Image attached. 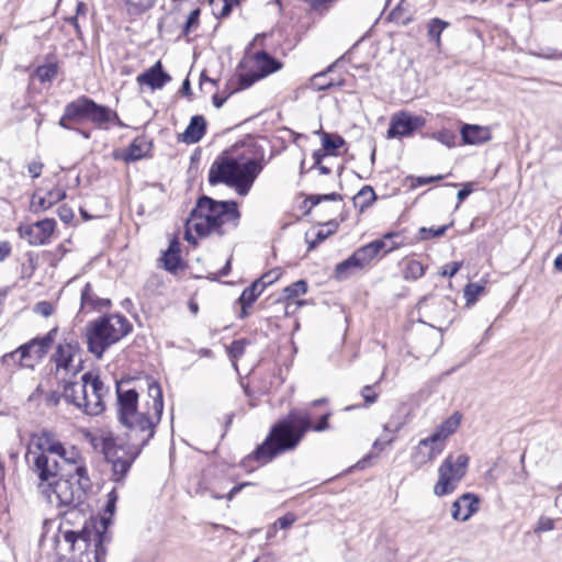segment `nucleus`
<instances>
[{"label":"nucleus","instance_id":"obj_15","mask_svg":"<svg viewBox=\"0 0 562 562\" xmlns=\"http://www.w3.org/2000/svg\"><path fill=\"white\" fill-rule=\"evenodd\" d=\"M56 222L53 218H45L37 221L32 225L20 226L19 232L21 237L26 239L30 245L38 246L44 245L48 241L49 237L54 233Z\"/></svg>","mask_w":562,"mask_h":562},{"label":"nucleus","instance_id":"obj_53","mask_svg":"<svg viewBox=\"0 0 562 562\" xmlns=\"http://www.w3.org/2000/svg\"><path fill=\"white\" fill-rule=\"evenodd\" d=\"M117 501V495L114 490H112L108 495V502L105 505V512L109 514H113L115 510V503Z\"/></svg>","mask_w":562,"mask_h":562},{"label":"nucleus","instance_id":"obj_49","mask_svg":"<svg viewBox=\"0 0 562 562\" xmlns=\"http://www.w3.org/2000/svg\"><path fill=\"white\" fill-rule=\"evenodd\" d=\"M34 311L44 316V317H48L53 314L54 312V308H53V305L47 302V301H42V302H38L36 305H35V308Z\"/></svg>","mask_w":562,"mask_h":562},{"label":"nucleus","instance_id":"obj_2","mask_svg":"<svg viewBox=\"0 0 562 562\" xmlns=\"http://www.w3.org/2000/svg\"><path fill=\"white\" fill-rule=\"evenodd\" d=\"M91 487V481L85 465H76L74 473H68L67 479L54 480L50 484L41 491L47 502L57 507H68L66 512V521L81 515L83 527L81 530H61L64 542L72 551V562H102L105 557L104 542L108 541L105 535V524L102 519L103 530L88 522L90 515L86 513L88 505L86 496Z\"/></svg>","mask_w":562,"mask_h":562},{"label":"nucleus","instance_id":"obj_25","mask_svg":"<svg viewBox=\"0 0 562 562\" xmlns=\"http://www.w3.org/2000/svg\"><path fill=\"white\" fill-rule=\"evenodd\" d=\"M263 290L265 289L262 288V285L259 282L255 281L251 283V285H249L241 292L238 299V302L241 306L239 318L244 319L249 315L248 308L259 297Z\"/></svg>","mask_w":562,"mask_h":562},{"label":"nucleus","instance_id":"obj_52","mask_svg":"<svg viewBox=\"0 0 562 562\" xmlns=\"http://www.w3.org/2000/svg\"><path fill=\"white\" fill-rule=\"evenodd\" d=\"M448 229V225H443L437 228H422V232L427 234L426 237H440Z\"/></svg>","mask_w":562,"mask_h":562},{"label":"nucleus","instance_id":"obj_19","mask_svg":"<svg viewBox=\"0 0 562 562\" xmlns=\"http://www.w3.org/2000/svg\"><path fill=\"white\" fill-rule=\"evenodd\" d=\"M65 196L66 193L60 188L50 189L45 193H43L41 190H37L31 198L30 210L33 213L47 211L59 201H61Z\"/></svg>","mask_w":562,"mask_h":562},{"label":"nucleus","instance_id":"obj_3","mask_svg":"<svg viewBox=\"0 0 562 562\" xmlns=\"http://www.w3.org/2000/svg\"><path fill=\"white\" fill-rule=\"evenodd\" d=\"M330 414L323 415L313 425L311 414L303 409H292L289 414L272 426L265 441L251 453L243 459V465L250 462L265 465L279 454L294 450L308 430L324 431L329 428Z\"/></svg>","mask_w":562,"mask_h":562},{"label":"nucleus","instance_id":"obj_46","mask_svg":"<svg viewBox=\"0 0 562 562\" xmlns=\"http://www.w3.org/2000/svg\"><path fill=\"white\" fill-rule=\"evenodd\" d=\"M200 10L195 9L190 12L187 22L183 26V33L187 35L191 31L192 27H195L199 24Z\"/></svg>","mask_w":562,"mask_h":562},{"label":"nucleus","instance_id":"obj_13","mask_svg":"<svg viewBox=\"0 0 562 562\" xmlns=\"http://www.w3.org/2000/svg\"><path fill=\"white\" fill-rule=\"evenodd\" d=\"M86 379L88 396L79 404V409L87 415L98 416L105 409L104 398L109 395V387L92 372H86Z\"/></svg>","mask_w":562,"mask_h":562},{"label":"nucleus","instance_id":"obj_62","mask_svg":"<svg viewBox=\"0 0 562 562\" xmlns=\"http://www.w3.org/2000/svg\"><path fill=\"white\" fill-rule=\"evenodd\" d=\"M326 154L322 153V150H316L313 153V159H314V166H319L322 162V159L324 158Z\"/></svg>","mask_w":562,"mask_h":562},{"label":"nucleus","instance_id":"obj_18","mask_svg":"<svg viewBox=\"0 0 562 562\" xmlns=\"http://www.w3.org/2000/svg\"><path fill=\"white\" fill-rule=\"evenodd\" d=\"M480 499L475 494L464 493L451 506V516L454 520L467 521L479 510Z\"/></svg>","mask_w":562,"mask_h":562},{"label":"nucleus","instance_id":"obj_7","mask_svg":"<svg viewBox=\"0 0 562 562\" xmlns=\"http://www.w3.org/2000/svg\"><path fill=\"white\" fill-rule=\"evenodd\" d=\"M468 463L469 457L465 454L447 456L438 468V480L434 485V494L437 497L452 494L464 477Z\"/></svg>","mask_w":562,"mask_h":562},{"label":"nucleus","instance_id":"obj_64","mask_svg":"<svg viewBox=\"0 0 562 562\" xmlns=\"http://www.w3.org/2000/svg\"><path fill=\"white\" fill-rule=\"evenodd\" d=\"M553 266L555 270L562 272V252L555 257Z\"/></svg>","mask_w":562,"mask_h":562},{"label":"nucleus","instance_id":"obj_61","mask_svg":"<svg viewBox=\"0 0 562 562\" xmlns=\"http://www.w3.org/2000/svg\"><path fill=\"white\" fill-rule=\"evenodd\" d=\"M67 121H74V117H66V109H65L64 110V114H63V116L60 117V120L58 122L59 126L63 127V128L69 130L70 127L67 124Z\"/></svg>","mask_w":562,"mask_h":562},{"label":"nucleus","instance_id":"obj_12","mask_svg":"<svg viewBox=\"0 0 562 562\" xmlns=\"http://www.w3.org/2000/svg\"><path fill=\"white\" fill-rule=\"evenodd\" d=\"M29 447L38 450L44 456L59 457L66 463H72L75 467L80 465L78 460L80 459L79 452L75 448L69 450L58 440L54 438L50 432L43 431L38 436H34Z\"/></svg>","mask_w":562,"mask_h":562},{"label":"nucleus","instance_id":"obj_47","mask_svg":"<svg viewBox=\"0 0 562 562\" xmlns=\"http://www.w3.org/2000/svg\"><path fill=\"white\" fill-rule=\"evenodd\" d=\"M296 520V517L292 513H288L284 516L280 517L276 522L274 527H279L281 529H286L291 527Z\"/></svg>","mask_w":562,"mask_h":562},{"label":"nucleus","instance_id":"obj_22","mask_svg":"<svg viewBox=\"0 0 562 562\" xmlns=\"http://www.w3.org/2000/svg\"><path fill=\"white\" fill-rule=\"evenodd\" d=\"M397 237H398L397 233H387L381 239H375V240L360 247L358 250H356V254H357L358 258L360 259V261H362V263L364 266H367L368 263H370V261L372 259H374L382 251L383 248H386V239L397 238Z\"/></svg>","mask_w":562,"mask_h":562},{"label":"nucleus","instance_id":"obj_26","mask_svg":"<svg viewBox=\"0 0 562 562\" xmlns=\"http://www.w3.org/2000/svg\"><path fill=\"white\" fill-rule=\"evenodd\" d=\"M91 99L88 97H79L66 105V117H74V121H88V113Z\"/></svg>","mask_w":562,"mask_h":562},{"label":"nucleus","instance_id":"obj_24","mask_svg":"<svg viewBox=\"0 0 562 562\" xmlns=\"http://www.w3.org/2000/svg\"><path fill=\"white\" fill-rule=\"evenodd\" d=\"M464 144L479 145L491 139V131L486 126L465 124L461 128Z\"/></svg>","mask_w":562,"mask_h":562},{"label":"nucleus","instance_id":"obj_8","mask_svg":"<svg viewBox=\"0 0 562 562\" xmlns=\"http://www.w3.org/2000/svg\"><path fill=\"white\" fill-rule=\"evenodd\" d=\"M282 64L268 53L260 50L247 57L239 72V88L247 89L258 80L280 70Z\"/></svg>","mask_w":562,"mask_h":562},{"label":"nucleus","instance_id":"obj_45","mask_svg":"<svg viewBox=\"0 0 562 562\" xmlns=\"http://www.w3.org/2000/svg\"><path fill=\"white\" fill-rule=\"evenodd\" d=\"M280 276L281 273L279 270H271L261 276V278L256 281L259 282L263 289H266L267 285L274 283L280 278Z\"/></svg>","mask_w":562,"mask_h":562},{"label":"nucleus","instance_id":"obj_20","mask_svg":"<svg viewBox=\"0 0 562 562\" xmlns=\"http://www.w3.org/2000/svg\"><path fill=\"white\" fill-rule=\"evenodd\" d=\"M170 80L171 77L162 69L160 60L136 78L138 85L147 86L151 90L162 89Z\"/></svg>","mask_w":562,"mask_h":562},{"label":"nucleus","instance_id":"obj_40","mask_svg":"<svg viewBox=\"0 0 562 562\" xmlns=\"http://www.w3.org/2000/svg\"><path fill=\"white\" fill-rule=\"evenodd\" d=\"M35 72L42 82L50 81L57 75V67L53 64L43 65L37 67Z\"/></svg>","mask_w":562,"mask_h":562},{"label":"nucleus","instance_id":"obj_27","mask_svg":"<svg viewBox=\"0 0 562 562\" xmlns=\"http://www.w3.org/2000/svg\"><path fill=\"white\" fill-rule=\"evenodd\" d=\"M462 419V414L460 412H454L450 417L443 420L434 431L432 436L437 438L436 440H440L446 443V440L449 436L454 434L460 426Z\"/></svg>","mask_w":562,"mask_h":562},{"label":"nucleus","instance_id":"obj_17","mask_svg":"<svg viewBox=\"0 0 562 562\" xmlns=\"http://www.w3.org/2000/svg\"><path fill=\"white\" fill-rule=\"evenodd\" d=\"M435 439L436 438L430 435L429 437L424 438L418 442L413 456V459L416 463L423 465L425 463L431 462L443 451L446 443Z\"/></svg>","mask_w":562,"mask_h":562},{"label":"nucleus","instance_id":"obj_34","mask_svg":"<svg viewBox=\"0 0 562 562\" xmlns=\"http://www.w3.org/2000/svg\"><path fill=\"white\" fill-rule=\"evenodd\" d=\"M307 291V283L304 280H299L283 289V299L291 301L300 295L305 294Z\"/></svg>","mask_w":562,"mask_h":562},{"label":"nucleus","instance_id":"obj_23","mask_svg":"<svg viewBox=\"0 0 562 562\" xmlns=\"http://www.w3.org/2000/svg\"><path fill=\"white\" fill-rule=\"evenodd\" d=\"M117 114L109 106L95 103L91 99V104L88 113V121L97 125L98 127H104L108 123L113 120H117Z\"/></svg>","mask_w":562,"mask_h":562},{"label":"nucleus","instance_id":"obj_29","mask_svg":"<svg viewBox=\"0 0 562 562\" xmlns=\"http://www.w3.org/2000/svg\"><path fill=\"white\" fill-rule=\"evenodd\" d=\"M110 305V301L106 299H101L97 296L90 283H87L81 291V308L82 310H102L103 307H108Z\"/></svg>","mask_w":562,"mask_h":562},{"label":"nucleus","instance_id":"obj_5","mask_svg":"<svg viewBox=\"0 0 562 562\" xmlns=\"http://www.w3.org/2000/svg\"><path fill=\"white\" fill-rule=\"evenodd\" d=\"M262 166L251 158H236L222 155L211 165L209 170V182L211 184L224 183L245 196L250 191Z\"/></svg>","mask_w":562,"mask_h":562},{"label":"nucleus","instance_id":"obj_36","mask_svg":"<svg viewBox=\"0 0 562 562\" xmlns=\"http://www.w3.org/2000/svg\"><path fill=\"white\" fill-rule=\"evenodd\" d=\"M431 137L448 148L456 146L457 134L450 130H441L431 134Z\"/></svg>","mask_w":562,"mask_h":562},{"label":"nucleus","instance_id":"obj_39","mask_svg":"<svg viewBox=\"0 0 562 562\" xmlns=\"http://www.w3.org/2000/svg\"><path fill=\"white\" fill-rule=\"evenodd\" d=\"M247 345H249V341L246 339L234 340L228 347L229 357L233 360L239 359L245 353Z\"/></svg>","mask_w":562,"mask_h":562},{"label":"nucleus","instance_id":"obj_32","mask_svg":"<svg viewBox=\"0 0 562 562\" xmlns=\"http://www.w3.org/2000/svg\"><path fill=\"white\" fill-rule=\"evenodd\" d=\"M426 267L416 259L404 261L403 277L405 280H417L425 274Z\"/></svg>","mask_w":562,"mask_h":562},{"label":"nucleus","instance_id":"obj_21","mask_svg":"<svg viewBox=\"0 0 562 562\" xmlns=\"http://www.w3.org/2000/svg\"><path fill=\"white\" fill-rule=\"evenodd\" d=\"M150 143L143 137L135 138L126 149L121 153H115L114 158L121 159L125 162H133L147 156L150 149Z\"/></svg>","mask_w":562,"mask_h":562},{"label":"nucleus","instance_id":"obj_42","mask_svg":"<svg viewBox=\"0 0 562 562\" xmlns=\"http://www.w3.org/2000/svg\"><path fill=\"white\" fill-rule=\"evenodd\" d=\"M555 528V520L547 517V516H540L536 527L533 529V532L536 535H540L542 532L551 531Z\"/></svg>","mask_w":562,"mask_h":562},{"label":"nucleus","instance_id":"obj_6","mask_svg":"<svg viewBox=\"0 0 562 562\" xmlns=\"http://www.w3.org/2000/svg\"><path fill=\"white\" fill-rule=\"evenodd\" d=\"M131 329V323L119 314L102 316L88 323L86 339L89 352L101 359L104 351L125 337Z\"/></svg>","mask_w":562,"mask_h":562},{"label":"nucleus","instance_id":"obj_4","mask_svg":"<svg viewBox=\"0 0 562 562\" xmlns=\"http://www.w3.org/2000/svg\"><path fill=\"white\" fill-rule=\"evenodd\" d=\"M238 203L232 200L217 201L203 195L186 222L184 239L196 245V237L224 236L235 231L240 222Z\"/></svg>","mask_w":562,"mask_h":562},{"label":"nucleus","instance_id":"obj_31","mask_svg":"<svg viewBox=\"0 0 562 562\" xmlns=\"http://www.w3.org/2000/svg\"><path fill=\"white\" fill-rule=\"evenodd\" d=\"M376 195L372 187L364 186L355 196H353V205L360 212H363L366 209L370 207L375 201Z\"/></svg>","mask_w":562,"mask_h":562},{"label":"nucleus","instance_id":"obj_51","mask_svg":"<svg viewBox=\"0 0 562 562\" xmlns=\"http://www.w3.org/2000/svg\"><path fill=\"white\" fill-rule=\"evenodd\" d=\"M461 267H462L461 261L451 262V263L445 266V268L441 272V276L452 278L453 276L457 274V272L461 269Z\"/></svg>","mask_w":562,"mask_h":562},{"label":"nucleus","instance_id":"obj_56","mask_svg":"<svg viewBox=\"0 0 562 562\" xmlns=\"http://www.w3.org/2000/svg\"><path fill=\"white\" fill-rule=\"evenodd\" d=\"M472 193L471 183L464 184V187L458 192V204H460L464 199H467Z\"/></svg>","mask_w":562,"mask_h":562},{"label":"nucleus","instance_id":"obj_38","mask_svg":"<svg viewBox=\"0 0 562 562\" xmlns=\"http://www.w3.org/2000/svg\"><path fill=\"white\" fill-rule=\"evenodd\" d=\"M333 66H329L327 71L314 75L311 78V87L314 90L321 91L330 88L334 83L326 79V74L330 71Z\"/></svg>","mask_w":562,"mask_h":562},{"label":"nucleus","instance_id":"obj_43","mask_svg":"<svg viewBox=\"0 0 562 562\" xmlns=\"http://www.w3.org/2000/svg\"><path fill=\"white\" fill-rule=\"evenodd\" d=\"M180 255L172 254V251H165L164 254V262L165 267L169 271H175L180 266Z\"/></svg>","mask_w":562,"mask_h":562},{"label":"nucleus","instance_id":"obj_14","mask_svg":"<svg viewBox=\"0 0 562 562\" xmlns=\"http://www.w3.org/2000/svg\"><path fill=\"white\" fill-rule=\"evenodd\" d=\"M426 121L423 116L413 115L409 112L401 111L391 117L387 130V137H405L412 135L416 130L423 127Z\"/></svg>","mask_w":562,"mask_h":562},{"label":"nucleus","instance_id":"obj_63","mask_svg":"<svg viewBox=\"0 0 562 562\" xmlns=\"http://www.w3.org/2000/svg\"><path fill=\"white\" fill-rule=\"evenodd\" d=\"M78 20H79V16L75 14L74 16H70L68 19V22L71 25H74V27L76 29L77 34H80L81 32H80V26H79Z\"/></svg>","mask_w":562,"mask_h":562},{"label":"nucleus","instance_id":"obj_41","mask_svg":"<svg viewBox=\"0 0 562 562\" xmlns=\"http://www.w3.org/2000/svg\"><path fill=\"white\" fill-rule=\"evenodd\" d=\"M326 225L329 228L327 231H325L324 228L317 231L315 239L310 243V249L316 247V245L324 241L329 235L334 234L335 231L337 229V224L334 222H328Z\"/></svg>","mask_w":562,"mask_h":562},{"label":"nucleus","instance_id":"obj_10","mask_svg":"<svg viewBox=\"0 0 562 562\" xmlns=\"http://www.w3.org/2000/svg\"><path fill=\"white\" fill-rule=\"evenodd\" d=\"M57 333L58 328L54 327L43 337L30 340L7 356L18 359L20 364L25 368H32L35 362L41 361L46 356L55 341Z\"/></svg>","mask_w":562,"mask_h":562},{"label":"nucleus","instance_id":"obj_57","mask_svg":"<svg viewBox=\"0 0 562 562\" xmlns=\"http://www.w3.org/2000/svg\"><path fill=\"white\" fill-rule=\"evenodd\" d=\"M11 252V247L8 241L0 243V261L4 260Z\"/></svg>","mask_w":562,"mask_h":562},{"label":"nucleus","instance_id":"obj_48","mask_svg":"<svg viewBox=\"0 0 562 562\" xmlns=\"http://www.w3.org/2000/svg\"><path fill=\"white\" fill-rule=\"evenodd\" d=\"M361 396L363 397L366 405H371L378 400V394L373 391V386L371 385L362 387Z\"/></svg>","mask_w":562,"mask_h":562},{"label":"nucleus","instance_id":"obj_35","mask_svg":"<svg viewBox=\"0 0 562 562\" xmlns=\"http://www.w3.org/2000/svg\"><path fill=\"white\" fill-rule=\"evenodd\" d=\"M322 144L326 154L331 155L335 149L340 148L345 144V140L341 136H331L328 133H323Z\"/></svg>","mask_w":562,"mask_h":562},{"label":"nucleus","instance_id":"obj_58","mask_svg":"<svg viewBox=\"0 0 562 562\" xmlns=\"http://www.w3.org/2000/svg\"><path fill=\"white\" fill-rule=\"evenodd\" d=\"M87 12H88L87 4L85 2H82V1H78L77 5H76V15H78L79 18L80 16H86Z\"/></svg>","mask_w":562,"mask_h":562},{"label":"nucleus","instance_id":"obj_50","mask_svg":"<svg viewBox=\"0 0 562 562\" xmlns=\"http://www.w3.org/2000/svg\"><path fill=\"white\" fill-rule=\"evenodd\" d=\"M341 200L340 194L338 193H329V194H322V195H312L310 196V201L312 202V205H317L321 201H337Z\"/></svg>","mask_w":562,"mask_h":562},{"label":"nucleus","instance_id":"obj_60","mask_svg":"<svg viewBox=\"0 0 562 562\" xmlns=\"http://www.w3.org/2000/svg\"><path fill=\"white\" fill-rule=\"evenodd\" d=\"M166 251H172V254H178L180 252V244L177 239H172L169 244V247Z\"/></svg>","mask_w":562,"mask_h":562},{"label":"nucleus","instance_id":"obj_54","mask_svg":"<svg viewBox=\"0 0 562 562\" xmlns=\"http://www.w3.org/2000/svg\"><path fill=\"white\" fill-rule=\"evenodd\" d=\"M27 169L32 178H38L42 173L43 164L40 161H33L29 165Z\"/></svg>","mask_w":562,"mask_h":562},{"label":"nucleus","instance_id":"obj_9","mask_svg":"<svg viewBox=\"0 0 562 562\" xmlns=\"http://www.w3.org/2000/svg\"><path fill=\"white\" fill-rule=\"evenodd\" d=\"M53 361L55 362V374L58 382L67 378H77L82 369L78 342L65 341L59 344L53 355Z\"/></svg>","mask_w":562,"mask_h":562},{"label":"nucleus","instance_id":"obj_59","mask_svg":"<svg viewBox=\"0 0 562 562\" xmlns=\"http://www.w3.org/2000/svg\"><path fill=\"white\" fill-rule=\"evenodd\" d=\"M393 239L394 238L386 239V248L382 249V251L384 254L391 252L392 250L396 249L401 245V243L394 241Z\"/></svg>","mask_w":562,"mask_h":562},{"label":"nucleus","instance_id":"obj_28","mask_svg":"<svg viewBox=\"0 0 562 562\" xmlns=\"http://www.w3.org/2000/svg\"><path fill=\"white\" fill-rule=\"evenodd\" d=\"M205 130V119L202 115H194L183 133V140L188 144L198 143L203 137Z\"/></svg>","mask_w":562,"mask_h":562},{"label":"nucleus","instance_id":"obj_33","mask_svg":"<svg viewBox=\"0 0 562 562\" xmlns=\"http://www.w3.org/2000/svg\"><path fill=\"white\" fill-rule=\"evenodd\" d=\"M449 23L438 18L430 20L428 24V37L435 42L437 46L440 45V35Z\"/></svg>","mask_w":562,"mask_h":562},{"label":"nucleus","instance_id":"obj_11","mask_svg":"<svg viewBox=\"0 0 562 562\" xmlns=\"http://www.w3.org/2000/svg\"><path fill=\"white\" fill-rule=\"evenodd\" d=\"M25 461L30 471L38 479L40 491L56 480L60 467L55 457L44 456L38 450L27 447Z\"/></svg>","mask_w":562,"mask_h":562},{"label":"nucleus","instance_id":"obj_30","mask_svg":"<svg viewBox=\"0 0 562 562\" xmlns=\"http://www.w3.org/2000/svg\"><path fill=\"white\" fill-rule=\"evenodd\" d=\"M363 267L364 265L360 261L355 251L352 256L336 266L335 274L337 279L342 280L349 277L351 270L361 269Z\"/></svg>","mask_w":562,"mask_h":562},{"label":"nucleus","instance_id":"obj_1","mask_svg":"<svg viewBox=\"0 0 562 562\" xmlns=\"http://www.w3.org/2000/svg\"><path fill=\"white\" fill-rule=\"evenodd\" d=\"M132 382V380H123L116 383L117 417L128 430L130 445L105 441L103 448L106 460L112 464L115 481H121L126 475L142 448L154 437L164 409L161 387L151 380L147 381L151 404L147 403L146 411L138 412V392L131 386Z\"/></svg>","mask_w":562,"mask_h":562},{"label":"nucleus","instance_id":"obj_16","mask_svg":"<svg viewBox=\"0 0 562 562\" xmlns=\"http://www.w3.org/2000/svg\"><path fill=\"white\" fill-rule=\"evenodd\" d=\"M86 373H83L79 380L77 376L59 381L58 383L61 387L60 397H63L66 403L72 404L79 408V404L86 398L85 396H88V383H86Z\"/></svg>","mask_w":562,"mask_h":562},{"label":"nucleus","instance_id":"obj_55","mask_svg":"<svg viewBox=\"0 0 562 562\" xmlns=\"http://www.w3.org/2000/svg\"><path fill=\"white\" fill-rule=\"evenodd\" d=\"M443 178H445V176H442V175L432 176V177H418V178H416V184L425 186V184H428V183H431L435 181L442 180Z\"/></svg>","mask_w":562,"mask_h":562},{"label":"nucleus","instance_id":"obj_37","mask_svg":"<svg viewBox=\"0 0 562 562\" xmlns=\"http://www.w3.org/2000/svg\"><path fill=\"white\" fill-rule=\"evenodd\" d=\"M484 286L479 283L467 284L463 291L467 304L470 305L475 303L477 297L484 292Z\"/></svg>","mask_w":562,"mask_h":562},{"label":"nucleus","instance_id":"obj_44","mask_svg":"<svg viewBox=\"0 0 562 562\" xmlns=\"http://www.w3.org/2000/svg\"><path fill=\"white\" fill-rule=\"evenodd\" d=\"M212 7L217 10L220 18L227 16L232 11L231 0H212Z\"/></svg>","mask_w":562,"mask_h":562}]
</instances>
